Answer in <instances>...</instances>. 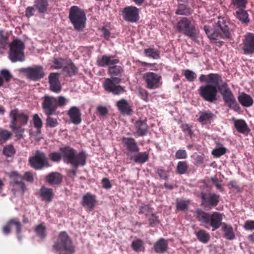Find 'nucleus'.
<instances>
[{"label":"nucleus","instance_id":"21","mask_svg":"<svg viewBox=\"0 0 254 254\" xmlns=\"http://www.w3.org/2000/svg\"><path fill=\"white\" fill-rule=\"evenodd\" d=\"M14 224L16 227V234L17 238L20 240L21 236L20 235L22 232V226L20 222L16 218H12L10 219L7 223L2 228V231L4 234L7 235L11 232V225Z\"/></svg>","mask_w":254,"mask_h":254},{"label":"nucleus","instance_id":"42","mask_svg":"<svg viewBox=\"0 0 254 254\" xmlns=\"http://www.w3.org/2000/svg\"><path fill=\"white\" fill-rule=\"evenodd\" d=\"M12 133L10 131L0 128V142L4 143L8 140L11 138Z\"/></svg>","mask_w":254,"mask_h":254},{"label":"nucleus","instance_id":"25","mask_svg":"<svg viewBox=\"0 0 254 254\" xmlns=\"http://www.w3.org/2000/svg\"><path fill=\"white\" fill-rule=\"evenodd\" d=\"M115 56L103 55L98 58L97 64L101 67H105L107 65H113L118 64L120 60L118 59H114Z\"/></svg>","mask_w":254,"mask_h":254},{"label":"nucleus","instance_id":"22","mask_svg":"<svg viewBox=\"0 0 254 254\" xmlns=\"http://www.w3.org/2000/svg\"><path fill=\"white\" fill-rule=\"evenodd\" d=\"M38 195L40 197L41 200L47 203L52 202L55 196L53 190L44 186L41 187L38 192Z\"/></svg>","mask_w":254,"mask_h":254},{"label":"nucleus","instance_id":"1","mask_svg":"<svg viewBox=\"0 0 254 254\" xmlns=\"http://www.w3.org/2000/svg\"><path fill=\"white\" fill-rule=\"evenodd\" d=\"M195 218L206 229L212 227L214 231L222 226V229L224 232L225 238L229 240H234L235 235L232 227L222 222L223 214L215 211L212 213L206 212L200 208L196 209Z\"/></svg>","mask_w":254,"mask_h":254},{"label":"nucleus","instance_id":"35","mask_svg":"<svg viewBox=\"0 0 254 254\" xmlns=\"http://www.w3.org/2000/svg\"><path fill=\"white\" fill-rule=\"evenodd\" d=\"M34 7L39 13H45L47 11L49 6L48 0H34Z\"/></svg>","mask_w":254,"mask_h":254},{"label":"nucleus","instance_id":"3","mask_svg":"<svg viewBox=\"0 0 254 254\" xmlns=\"http://www.w3.org/2000/svg\"><path fill=\"white\" fill-rule=\"evenodd\" d=\"M231 24L224 17H219L218 20L214 30L210 28L208 25H204L203 29L208 38L213 43H219L221 45V39H231L232 29Z\"/></svg>","mask_w":254,"mask_h":254},{"label":"nucleus","instance_id":"16","mask_svg":"<svg viewBox=\"0 0 254 254\" xmlns=\"http://www.w3.org/2000/svg\"><path fill=\"white\" fill-rule=\"evenodd\" d=\"M21 71L24 72L29 79L33 81L40 80L45 76L43 68L41 65L24 68Z\"/></svg>","mask_w":254,"mask_h":254},{"label":"nucleus","instance_id":"23","mask_svg":"<svg viewBox=\"0 0 254 254\" xmlns=\"http://www.w3.org/2000/svg\"><path fill=\"white\" fill-rule=\"evenodd\" d=\"M96 196L89 192L85 194L82 198V205L89 211L93 209L96 204Z\"/></svg>","mask_w":254,"mask_h":254},{"label":"nucleus","instance_id":"38","mask_svg":"<svg viewBox=\"0 0 254 254\" xmlns=\"http://www.w3.org/2000/svg\"><path fill=\"white\" fill-rule=\"evenodd\" d=\"M36 236L41 240H44L47 237L46 227L44 223L37 225L34 229Z\"/></svg>","mask_w":254,"mask_h":254},{"label":"nucleus","instance_id":"24","mask_svg":"<svg viewBox=\"0 0 254 254\" xmlns=\"http://www.w3.org/2000/svg\"><path fill=\"white\" fill-rule=\"evenodd\" d=\"M67 114L73 124L77 125L81 123L82 121L81 113L77 107H71L67 111Z\"/></svg>","mask_w":254,"mask_h":254},{"label":"nucleus","instance_id":"26","mask_svg":"<svg viewBox=\"0 0 254 254\" xmlns=\"http://www.w3.org/2000/svg\"><path fill=\"white\" fill-rule=\"evenodd\" d=\"M116 106L122 114L130 116L132 113L131 106L125 99H122L117 101Z\"/></svg>","mask_w":254,"mask_h":254},{"label":"nucleus","instance_id":"20","mask_svg":"<svg viewBox=\"0 0 254 254\" xmlns=\"http://www.w3.org/2000/svg\"><path fill=\"white\" fill-rule=\"evenodd\" d=\"M122 142L124 146L126 147L127 151V155L129 156L130 153L138 152L139 151V147L134 138L123 137L122 139Z\"/></svg>","mask_w":254,"mask_h":254},{"label":"nucleus","instance_id":"62","mask_svg":"<svg viewBox=\"0 0 254 254\" xmlns=\"http://www.w3.org/2000/svg\"><path fill=\"white\" fill-rule=\"evenodd\" d=\"M64 60L63 59H55L53 63L56 65L55 68L60 69L62 68L64 65Z\"/></svg>","mask_w":254,"mask_h":254},{"label":"nucleus","instance_id":"43","mask_svg":"<svg viewBox=\"0 0 254 254\" xmlns=\"http://www.w3.org/2000/svg\"><path fill=\"white\" fill-rule=\"evenodd\" d=\"M155 172L159 177L166 181L168 180L169 177V170H165L162 166L156 168Z\"/></svg>","mask_w":254,"mask_h":254},{"label":"nucleus","instance_id":"59","mask_svg":"<svg viewBox=\"0 0 254 254\" xmlns=\"http://www.w3.org/2000/svg\"><path fill=\"white\" fill-rule=\"evenodd\" d=\"M175 157L178 159H186L187 157V153L185 150L179 149L176 152Z\"/></svg>","mask_w":254,"mask_h":254},{"label":"nucleus","instance_id":"39","mask_svg":"<svg viewBox=\"0 0 254 254\" xmlns=\"http://www.w3.org/2000/svg\"><path fill=\"white\" fill-rule=\"evenodd\" d=\"M189 168L188 163L186 161H179L176 167V173L179 175L186 174Z\"/></svg>","mask_w":254,"mask_h":254},{"label":"nucleus","instance_id":"51","mask_svg":"<svg viewBox=\"0 0 254 254\" xmlns=\"http://www.w3.org/2000/svg\"><path fill=\"white\" fill-rule=\"evenodd\" d=\"M227 152L226 148L220 147L214 149L212 151V154L215 157L219 158L225 154Z\"/></svg>","mask_w":254,"mask_h":254},{"label":"nucleus","instance_id":"41","mask_svg":"<svg viewBox=\"0 0 254 254\" xmlns=\"http://www.w3.org/2000/svg\"><path fill=\"white\" fill-rule=\"evenodd\" d=\"M64 71L67 73L68 76H72L77 73L78 69L73 63H71L64 67Z\"/></svg>","mask_w":254,"mask_h":254},{"label":"nucleus","instance_id":"47","mask_svg":"<svg viewBox=\"0 0 254 254\" xmlns=\"http://www.w3.org/2000/svg\"><path fill=\"white\" fill-rule=\"evenodd\" d=\"M178 15H188L190 14V9L183 4H179L176 12Z\"/></svg>","mask_w":254,"mask_h":254},{"label":"nucleus","instance_id":"55","mask_svg":"<svg viewBox=\"0 0 254 254\" xmlns=\"http://www.w3.org/2000/svg\"><path fill=\"white\" fill-rule=\"evenodd\" d=\"M148 221L149 225L151 227H154L159 223L158 216H157L155 213H153L150 214V217L148 219Z\"/></svg>","mask_w":254,"mask_h":254},{"label":"nucleus","instance_id":"28","mask_svg":"<svg viewBox=\"0 0 254 254\" xmlns=\"http://www.w3.org/2000/svg\"><path fill=\"white\" fill-rule=\"evenodd\" d=\"M136 134L138 136L145 135L148 130V126L144 121L138 120L134 124Z\"/></svg>","mask_w":254,"mask_h":254},{"label":"nucleus","instance_id":"44","mask_svg":"<svg viewBox=\"0 0 254 254\" xmlns=\"http://www.w3.org/2000/svg\"><path fill=\"white\" fill-rule=\"evenodd\" d=\"M33 122L34 127L36 128L38 133L41 132V129L43 126V122L37 114L33 116Z\"/></svg>","mask_w":254,"mask_h":254},{"label":"nucleus","instance_id":"4","mask_svg":"<svg viewBox=\"0 0 254 254\" xmlns=\"http://www.w3.org/2000/svg\"><path fill=\"white\" fill-rule=\"evenodd\" d=\"M60 150L62 153L64 162L67 164H70L73 167L71 172L73 176H75L77 168L79 166H84L86 164V153L84 151L77 153L75 149L69 146L61 147Z\"/></svg>","mask_w":254,"mask_h":254},{"label":"nucleus","instance_id":"48","mask_svg":"<svg viewBox=\"0 0 254 254\" xmlns=\"http://www.w3.org/2000/svg\"><path fill=\"white\" fill-rule=\"evenodd\" d=\"M2 152L7 157H10L15 153V150L13 145L9 144L3 147Z\"/></svg>","mask_w":254,"mask_h":254},{"label":"nucleus","instance_id":"52","mask_svg":"<svg viewBox=\"0 0 254 254\" xmlns=\"http://www.w3.org/2000/svg\"><path fill=\"white\" fill-rule=\"evenodd\" d=\"M184 74L187 80L190 82H193L197 77L195 73L189 69L185 70Z\"/></svg>","mask_w":254,"mask_h":254},{"label":"nucleus","instance_id":"7","mask_svg":"<svg viewBox=\"0 0 254 254\" xmlns=\"http://www.w3.org/2000/svg\"><path fill=\"white\" fill-rule=\"evenodd\" d=\"M53 248L59 254H73L75 251L72 241L65 231L59 233Z\"/></svg>","mask_w":254,"mask_h":254},{"label":"nucleus","instance_id":"37","mask_svg":"<svg viewBox=\"0 0 254 254\" xmlns=\"http://www.w3.org/2000/svg\"><path fill=\"white\" fill-rule=\"evenodd\" d=\"M131 247L136 253L144 252L145 250L144 242L140 239L134 240L131 243Z\"/></svg>","mask_w":254,"mask_h":254},{"label":"nucleus","instance_id":"46","mask_svg":"<svg viewBox=\"0 0 254 254\" xmlns=\"http://www.w3.org/2000/svg\"><path fill=\"white\" fill-rule=\"evenodd\" d=\"M46 116H47L46 120V127H48L51 128H54L56 127L59 125V122L57 119L52 117V115H49Z\"/></svg>","mask_w":254,"mask_h":254},{"label":"nucleus","instance_id":"13","mask_svg":"<svg viewBox=\"0 0 254 254\" xmlns=\"http://www.w3.org/2000/svg\"><path fill=\"white\" fill-rule=\"evenodd\" d=\"M201 205L207 210H210L219 203L220 196L214 193L201 192Z\"/></svg>","mask_w":254,"mask_h":254},{"label":"nucleus","instance_id":"8","mask_svg":"<svg viewBox=\"0 0 254 254\" xmlns=\"http://www.w3.org/2000/svg\"><path fill=\"white\" fill-rule=\"evenodd\" d=\"M221 83H222L220 86H217L218 91H220L224 103L230 109L239 113L241 112V108L228 84L222 81Z\"/></svg>","mask_w":254,"mask_h":254},{"label":"nucleus","instance_id":"31","mask_svg":"<svg viewBox=\"0 0 254 254\" xmlns=\"http://www.w3.org/2000/svg\"><path fill=\"white\" fill-rule=\"evenodd\" d=\"M234 126L237 130L241 133L248 134L250 131V129L244 120H236L234 122Z\"/></svg>","mask_w":254,"mask_h":254},{"label":"nucleus","instance_id":"54","mask_svg":"<svg viewBox=\"0 0 254 254\" xmlns=\"http://www.w3.org/2000/svg\"><path fill=\"white\" fill-rule=\"evenodd\" d=\"M8 36L3 30H0V47L4 48L7 44Z\"/></svg>","mask_w":254,"mask_h":254},{"label":"nucleus","instance_id":"27","mask_svg":"<svg viewBox=\"0 0 254 254\" xmlns=\"http://www.w3.org/2000/svg\"><path fill=\"white\" fill-rule=\"evenodd\" d=\"M63 179L62 175L57 172H51L45 177L46 182L52 186L61 184L63 181Z\"/></svg>","mask_w":254,"mask_h":254},{"label":"nucleus","instance_id":"17","mask_svg":"<svg viewBox=\"0 0 254 254\" xmlns=\"http://www.w3.org/2000/svg\"><path fill=\"white\" fill-rule=\"evenodd\" d=\"M139 9L136 7L128 6L123 9L122 16L125 21L134 23L139 19Z\"/></svg>","mask_w":254,"mask_h":254},{"label":"nucleus","instance_id":"36","mask_svg":"<svg viewBox=\"0 0 254 254\" xmlns=\"http://www.w3.org/2000/svg\"><path fill=\"white\" fill-rule=\"evenodd\" d=\"M23 178L15 181H11L10 185L13 187V189L17 191L24 193L26 190V188L24 183L23 182Z\"/></svg>","mask_w":254,"mask_h":254},{"label":"nucleus","instance_id":"45","mask_svg":"<svg viewBox=\"0 0 254 254\" xmlns=\"http://www.w3.org/2000/svg\"><path fill=\"white\" fill-rule=\"evenodd\" d=\"M144 54L146 57H151L154 59H158L160 58L159 52L153 48L144 49Z\"/></svg>","mask_w":254,"mask_h":254},{"label":"nucleus","instance_id":"6","mask_svg":"<svg viewBox=\"0 0 254 254\" xmlns=\"http://www.w3.org/2000/svg\"><path fill=\"white\" fill-rule=\"evenodd\" d=\"M124 71L123 67L113 64L109 67L108 72L112 76V78H107L103 83V87L108 92L118 95L125 92V88L119 85H116L115 82L119 83L121 81L120 77Z\"/></svg>","mask_w":254,"mask_h":254},{"label":"nucleus","instance_id":"61","mask_svg":"<svg viewBox=\"0 0 254 254\" xmlns=\"http://www.w3.org/2000/svg\"><path fill=\"white\" fill-rule=\"evenodd\" d=\"M0 73L6 81H9L12 77V76L9 71L6 69H3L1 70Z\"/></svg>","mask_w":254,"mask_h":254},{"label":"nucleus","instance_id":"60","mask_svg":"<svg viewBox=\"0 0 254 254\" xmlns=\"http://www.w3.org/2000/svg\"><path fill=\"white\" fill-rule=\"evenodd\" d=\"M211 181H212L213 184L216 186L217 189L219 190L220 191L223 190V187L217 177H211Z\"/></svg>","mask_w":254,"mask_h":254},{"label":"nucleus","instance_id":"11","mask_svg":"<svg viewBox=\"0 0 254 254\" xmlns=\"http://www.w3.org/2000/svg\"><path fill=\"white\" fill-rule=\"evenodd\" d=\"M29 163L36 170H40L44 167L51 166L45 153L39 150H36L34 155L29 158Z\"/></svg>","mask_w":254,"mask_h":254},{"label":"nucleus","instance_id":"49","mask_svg":"<svg viewBox=\"0 0 254 254\" xmlns=\"http://www.w3.org/2000/svg\"><path fill=\"white\" fill-rule=\"evenodd\" d=\"M152 213V208L149 205L143 204L140 206L138 214H144L146 216Z\"/></svg>","mask_w":254,"mask_h":254},{"label":"nucleus","instance_id":"33","mask_svg":"<svg viewBox=\"0 0 254 254\" xmlns=\"http://www.w3.org/2000/svg\"><path fill=\"white\" fill-rule=\"evenodd\" d=\"M238 99L239 103L244 107H250L254 103L253 99L251 96L245 93L241 94L238 97Z\"/></svg>","mask_w":254,"mask_h":254},{"label":"nucleus","instance_id":"19","mask_svg":"<svg viewBox=\"0 0 254 254\" xmlns=\"http://www.w3.org/2000/svg\"><path fill=\"white\" fill-rule=\"evenodd\" d=\"M60 75L58 73L52 72L48 76L49 89L56 93H59L62 90V86L59 80Z\"/></svg>","mask_w":254,"mask_h":254},{"label":"nucleus","instance_id":"32","mask_svg":"<svg viewBox=\"0 0 254 254\" xmlns=\"http://www.w3.org/2000/svg\"><path fill=\"white\" fill-rule=\"evenodd\" d=\"M167 249V241L163 238L158 240L154 245V250L156 253H164Z\"/></svg>","mask_w":254,"mask_h":254},{"label":"nucleus","instance_id":"50","mask_svg":"<svg viewBox=\"0 0 254 254\" xmlns=\"http://www.w3.org/2000/svg\"><path fill=\"white\" fill-rule=\"evenodd\" d=\"M61 152H62L61 151ZM50 159L54 162H59L63 158L62 153H60L58 152H52L49 154Z\"/></svg>","mask_w":254,"mask_h":254},{"label":"nucleus","instance_id":"29","mask_svg":"<svg viewBox=\"0 0 254 254\" xmlns=\"http://www.w3.org/2000/svg\"><path fill=\"white\" fill-rule=\"evenodd\" d=\"M216 118V116L211 111H203L199 113V118L198 121L202 125L210 123L213 119Z\"/></svg>","mask_w":254,"mask_h":254},{"label":"nucleus","instance_id":"34","mask_svg":"<svg viewBox=\"0 0 254 254\" xmlns=\"http://www.w3.org/2000/svg\"><path fill=\"white\" fill-rule=\"evenodd\" d=\"M195 234L198 240L203 244H207L210 239L209 233L204 229L196 231Z\"/></svg>","mask_w":254,"mask_h":254},{"label":"nucleus","instance_id":"56","mask_svg":"<svg viewBox=\"0 0 254 254\" xmlns=\"http://www.w3.org/2000/svg\"><path fill=\"white\" fill-rule=\"evenodd\" d=\"M181 128L184 132L188 133L190 137H192L193 132L192 130V127L191 126L187 124H182Z\"/></svg>","mask_w":254,"mask_h":254},{"label":"nucleus","instance_id":"63","mask_svg":"<svg viewBox=\"0 0 254 254\" xmlns=\"http://www.w3.org/2000/svg\"><path fill=\"white\" fill-rule=\"evenodd\" d=\"M102 187L104 189H109L112 188V184L110 183L108 179L104 178L101 181Z\"/></svg>","mask_w":254,"mask_h":254},{"label":"nucleus","instance_id":"5","mask_svg":"<svg viewBox=\"0 0 254 254\" xmlns=\"http://www.w3.org/2000/svg\"><path fill=\"white\" fill-rule=\"evenodd\" d=\"M9 117V127L15 133L16 137L18 139L23 138L25 131L23 127L27 125L29 120V115L15 108L10 111Z\"/></svg>","mask_w":254,"mask_h":254},{"label":"nucleus","instance_id":"12","mask_svg":"<svg viewBox=\"0 0 254 254\" xmlns=\"http://www.w3.org/2000/svg\"><path fill=\"white\" fill-rule=\"evenodd\" d=\"M177 28L179 32L194 40L197 38V33L195 26L190 20L183 17L177 23Z\"/></svg>","mask_w":254,"mask_h":254},{"label":"nucleus","instance_id":"15","mask_svg":"<svg viewBox=\"0 0 254 254\" xmlns=\"http://www.w3.org/2000/svg\"><path fill=\"white\" fill-rule=\"evenodd\" d=\"M42 107L45 115L55 114L57 109L56 97L45 95L43 97Z\"/></svg>","mask_w":254,"mask_h":254},{"label":"nucleus","instance_id":"9","mask_svg":"<svg viewBox=\"0 0 254 254\" xmlns=\"http://www.w3.org/2000/svg\"><path fill=\"white\" fill-rule=\"evenodd\" d=\"M68 18L75 30L81 31L85 27L86 16L85 11L77 6H72L69 9Z\"/></svg>","mask_w":254,"mask_h":254},{"label":"nucleus","instance_id":"53","mask_svg":"<svg viewBox=\"0 0 254 254\" xmlns=\"http://www.w3.org/2000/svg\"><path fill=\"white\" fill-rule=\"evenodd\" d=\"M232 3L239 9H244L247 3V0H232Z\"/></svg>","mask_w":254,"mask_h":254},{"label":"nucleus","instance_id":"64","mask_svg":"<svg viewBox=\"0 0 254 254\" xmlns=\"http://www.w3.org/2000/svg\"><path fill=\"white\" fill-rule=\"evenodd\" d=\"M244 228L247 230H254V221H247L245 223Z\"/></svg>","mask_w":254,"mask_h":254},{"label":"nucleus","instance_id":"2","mask_svg":"<svg viewBox=\"0 0 254 254\" xmlns=\"http://www.w3.org/2000/svg\"><path fill=\"white\" fill-rule=\"evenodd\" d=\"M199 80L200 82L206 83L200 86L197 90L200 97L208 103L216 102L217 100V86L222 81L221 76L213 73L207 75L201 74Z\"/></svg>","mask_w":254,"mask_h":254},{"label":"nucleus","instance_id":"40","mask_svg":"<svg viewBox=\"0 0 254 254\" xmlns=\"http://www.w3.org/2000/svg\"><path fill=\"white\" fill-rule=\"evenodd\" d=\"M236 16L240 21L243 23L249 22V15L247 12L244 9H239L236 12Z\"/></svg>","mask_w":254,"mask_h":254},{"label":"nucleus","instance_id":"10","mask_svg":"<svg viewBox=\"0 0 254 254\" xmlns=\"http://www.w3.org/2000/svg\"><path fill=\"white\" fill-rule=\"evenodd\" d=\"M25 45L20 39H14L9 45V58L13 63L23 62L25 60Z\"/></svg>","mask_w":254,"mask_h":254},{"label":"nucleus","instance_id":"18","mask_svg":"<svg viewBox=\"0 0 254 254\" xmlns=\"http://www.w3.org/2000/svg\"><path fill=\"white\" fill-rule=\"evenodd\" d=\"M242 50L245 55H252L254 54V34L253 33H247L243 40Z\"/></svg>","mask_w":254,"mask_h":254},{"label":"nucleus","instance_id":"14","mask_svg":"<svg viewBox=\"0 0 254 254\" xmlns=\"http://www.w3.org/2000/svg\"><path fill=\"white\" fill-rule=\"evenodd\" d=\"M143 79L146 83V87L149 89L158 88L161 84V76L153 72H147L144 73L143 75Z\"/></svg>","mask_w":254,"mask_h":254},{"label":"nucleus","instance_id":"58","mask_svg":"<svg viewBox=\"0 0 254 254\" xmlns=\"http://www.w3.org/2000/svg\"><path fill=\"white\" fill-rule=\"evenodd\" d=\"M176 207L178 210L182 211L187 209L188 205L184 200H180L177 202Z\"/></svg>","mask_w":254,"mask_h":254},{"label":"nucleus","instance_id":"57","mask_svg":"<svg viewBox=\"0 0 254 254\" xmlns=\"http://www.w3.org/2000/svg\"><path fill=\"white\" fill-rule=\"evenodd\" d=\"M56 106L57 108L58 107H63L68 102V100L64 96H60L57 98H56Z\"/></svg>","mask_w":254,"mask_h":254},{"label":"nucleus","instance_id":"30","mask_svg":"<svg viewBox=\"0 0 254 254\" xmlns=\"http://www.w3.org/2000/svg\"><path fill=\"white\" fill-rule=\"evenodd\" d=\"M149 152L147 151L138 152V153L130 157L136 163L143 164L149 160Z\"/></svg>","mask_w":254,"mask_h":254}]
</instances>
